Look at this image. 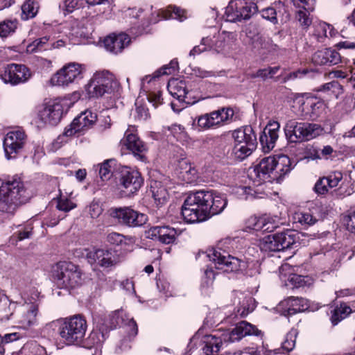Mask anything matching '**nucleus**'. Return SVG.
<instances>
[{
	"instance_id": "obj_52",
	"label": "nucleus",
	"mask_w": 355,
	"mask_h": 355,
	"mask_svg": "<svg viewBox=\"0 0 355 355\" xmlns=\"http://www.w3.org/2000/svg\"><path fill=\"white\" fill-rule=\"evenodd\" d=\"M113 162L112 159L106 160L101 164L97 166L98 173L102 181L109 180L112 176L111 166L110 163Z\"/></svg>"
},
{
	"instance_id": "obj_61",
	"label": "nucleus",
	"mask_w": 355,
	"mask_h": 355,
	"mask_svg": "<svg viewBox=\"0 0 355 355\" xmlns=\"http://www.w3.org/2000/svg\"><path fill=\"white\" fill-rule=\"evenodd\" d=\"M327 57L328 60L327 64L329 65L337 64L341 61L340 53L334 49H327Z\"/></svg>"
},
{
	"instance_id": "obj_29",
	"label": "nucleus",
	"mask_w": 355,
	"mask_h": 355,
	"mask_svg": "<svg viewBox=\"0 0 355 355\" xmlns=\"http://www.w3.org/2000/svg\"><path fill=\"white\" fill-rule=\"evenodd\" d=\"M212 36L202 38V44L208 47V50H213L217 53L222 51L225 46L226 33L225 32L217 33L216 29Z\"/></svg>"
},
{
	"instance_id": "obj_4",
	"label": "nucleus",
	"mask_w": 355,
	"mask_h": 355,
	"mask_svg": "<svg viewBox=\"0 0 355 355\" xmlns=\"http://www.w3.org/2000/svg\"><path fill=\"white\" fill-rule=\"evenodd\" d=\"M232 241L225 239L218 242L216 248L207 251V257L214 266L225 272H238L246 268L245 261L230 254V245Z\"/></svg>"
},
{
	"instance_id": "obj_22",
	"label": "nucleus",
	"mask_w": 355,
	"mask_h": 355,
	"mask_svg": "<svg viewBox=\"0 0 355 355\" xmlns=\"http://www.w3.org/2000/svg\"><path fill=\"white\" fill-rule=\"evenodd\" d=\"M0 77L5 83L15 85L25 83L31 77V73L28 68L23 64H10L5 67Z\"/></svg>"
},
{
	"instance_id": "obj_42",
	"label": "nucleus",
	"mask_w": 355,
	"mask_h": 355,
	"mask_svg": "<svg viewBox=\"0 0 355 355\" xmlns=\"http://www.w3.org/2000/svg\"><path fill=\"white\" fill-rule=\"evenodd\" d=\"M232 193L241 199L250 200L256 198L254 193H253V189L250 187H235L232 189Z\"/></svg>"
},
{
	"instance_id": "obj_6",
	"label": "nucleus",
	"mask_w": 355,
	"mask_h": 355,
	"mask_svg": "<svg viewBox=\"0 0 355 355\" xmlns=\"http://www.w3.org/2000/svg\"><path fill=\"white\" fill-rule=\"evenodd\" d=\"M52 277L60 288L75 289L80 286L83 279L78 267L67 261H60L52 268Z\"/></svg>"
},
{
	"instance_id": "obj_3",
	"label": "nucleus",
	"mask_w": 355,
	"mask_h": 355,
	"mask_svg": "<svg viewBox=\"0 0 355 355\" xmlns=\"http://www.w3.org/2000/svg\"><path fill=\"white\" fill-rule=\"evenodd\" d=\"M291 168L290 158L279 155L263 158L254 167V172L259 182H279Z\"/></svg>"
},
{
	"instance_id": "obj_46",
	"label": "nucleus",
	"mask_w": 355,
	"mask_h": 355,
	"mask_svg": "<svg viewBox=\"0 0 355 355\" xmlns=\"http://www.w3.org/2000/svg\"><path fill=\"white\" fill-rule=\"evenodd\" d=\"M333 27L325 23L322 22L318 24L315 29V35L318 41L322 42L323 37L332 36Z\"/></svg>"
},
{
	"instance_id": "obj_35",
	"label": "nucleus",
	"mask_w": 355,
	"mask_h": 355,
	"mask_svg": "<svg viewBox=\"0 0 355 355\" xmlns=\"http://www.w3.org/2000/svg\"><path fill=\"white\" fill-rule=\"evenodd\" d=\"M352 312V309L346 304H340L331 311V322L336 325L342 320L347 318Z\"/></svg>"
},
{
	"instance_id": "obj_25",
	"label": "nucleus",
	"mask_w": 355,
	"mask_h": 355,
	"mask_svg": "<svg viewBox=\"0 0 355 355\" xmlns=\"http://www.w3.org/2000/svg\"><path fill=\"white\" fill-rule=\"evenodd\" d=\"M279 128L280 124L279 122L270 121L261 134L259 141L264 152H269L275 147L279 137Z\"/></svg>"
},
{
	"instance_id": "obj_57",
	"label": "nucleus",
	"mask_w": 355,
	"mask_h": 355,
	"mask_svg": "<svg viewBox=\"0 0 355 355\" xmlns=\"http://www.w3.org/2000/svg\"><path fill=\"white\" fill-rule=\"evenodd\" d=\"M327 182H328L329 187L334 188L338 186V183L343 179V174L340 171H334L328 176L324 177Z\"/></svg>"
},
{
	"instance_id": "obj_54",
	"label": "nucleus",
	"mask_w": 355,
	"mask_h": 355,
	"mask_svg": "<svg viewBox=\"0 0 355 355\" xmlns=\"http://www.w3.org/2000/svg\"><path fill=\"white\" fill-rule=\"evenodd\" d=\"M296 19L299 21L300 26L304 29H307L312 24L310 14L305 11L299 10L297 12Z\"/></svg>"
},
{
	"instance_id": "obj_7",
	"label": "nucleus",
	"mask_w": 355,
	"mask_h": 355,
	"mask_svg": "<svg viewBox=\"0 0 355 355\" xmlns=\"http://www.w3.org/2000/svg\"><path fill=\"white\" fill-rule=\"evenodd\" d=\"M120 84L115 76L108 71L96 72L85 85V92L89 98H98L105 94L117 92Z\"/></svg>"
},
{
	"instance_id": "obj_9",
	"label": "nucleus",
	"mask_w": 355,
	"mask_h": 355,
	"mask_svg": "<svg viewBox=\"0 0 355 355\" xmlns=\"http://www.w3.org/2000/svg\"><path fill=\"white\" fill-rule=\"evenodd\" d=\"M286 139L290 143H298L309 141L320 135L323 128L318 124L297 122L288 120L284 128Z\"/></svg>"
},
{
	"instance_id": "obj_53",
	"label": "nucleus",
	"mask_w": 355,
	"mask_h": 355,
	"mask_svg": "<svg viewBox=\"0 0 355 355\" xmlns=\"http://www.w3.org/2000/svg\"><path fill=\"white\" fill-rule=\"evenodd\" d=\"M254 299L251 297H245L242 307L238 308L237 314L241 317H245L249 313L252 312L254 309Z\"/></svg>"
},
{
	"instance_id": "obj_2",
	"label": "nucleus",
	"mask_w": 355,
	"mask_h": 355,
	"mask_svg": "<svg viewBox=\"0 0 355 355\" xmlns=\"http://www.w3.org/2000/svg\"><path fill=\"white\" fill-rule=\"evenodd\" d=\"M261 331L255 326L246 321H241L236 324V327L230 334H220L218 331H214L213 334L205 335L202 339V355H214L217 353L223 344V341L228 340L235 342L241 340L246 336H260Z\"/></svg>"
},
{
	"instance_id": "obj_21",
	"label": "nucleus",
	"mask_w": 355,
	"mask_h": 355,
	"mask_svg": "<svg viewBox=\"0 0 355 355\" xmlns=\"http://www.w3.org/2000/svg\"><path fill=\"white\" fill-rule=\"evenodd\" d=\"M143 184L141 174L135 170L124 167L121 171L119 185L123 189L126 195L137 192Z\"/></svg>"
},
{
	"instance_id": "obj_63",
	"label": "nucleus",
	"mask_w": 355,
	"mask_h": 355,
	"mask_svg": "<svg viewBox=\"0 0 355 355\" xmlns=\"http://www.w3.org/2000/svg\"><path fill=\"white\" fill-rule=\"evenodd\" d=\"M103 211V209L98 202L93 201L89 206L88 212L92 218H98Z\"/></svg>"
},
{
	"instance_id": "obj_8",
	"label": "nucleus",
	"mask_w": 355,
	"mask_h": 355,
	"mask_svg": "<svg viewBox=\"0 0 355 355\" xmlns=\"http://www.w3.org/2000/svg\"><path fill=\"white\" fill-rule=\"evenodd\" d=\"M234 146L232 156L236 160L242 161L250 156L257 146V138L252 128L250 125L235 130L232 132Z\"/></svg>"
},
{
	"instance_id": "obj_20",
	"label": "nucleus",
	"mask_w": 355,
	"mask_h": 355,
	"mask_svg": "<svg viewBox=\"0 0 355 355\" xmlns=\"http://www.w3.org/2000/svg\"><path fill=\"white\" fill-rule=\"evenodd\" d=\"M26 142V135L21 130L7 133L3 140V148L8 159L15 158L22 150Z\"/></svg>"
},
{
	"instance_id": "obj_23",
	"label": "nucleus",
	"mask_w": 355,
	"mask_h": 355,
	"mask_svg": "<svg viewBox=\"0 0 355 355\" xmlns=\"http://www.w3.org/2000/svg\"><path fill=\"white\" fill-rule=\"evenodd\" d=\"M167 89L170 94L178 99L180 103L193 105L198 101V99L193 100L192 93L187 89L186 83L184 80H170L168 83Z\"/></svg>"
},
{
	"instance_id": "obj_13",
	"label": "nucleus",
	"mask_w": 355,
	"mask_h": 355,
	"mask_svg": "<svg viewBox=\"0 0 355 355\" xmlns=\"http://www.w3.org/2000/svg\"><path fill=\"white\" fill-rule=\"evenodd\" d=\"M67 108L66 99L57 98L49 101L39 110L37 123L42 125H56L62 118L64 110Z\"/></svg>"
},
{
	"instance_id": "obj_60",
	"label": "nucleus",
	"mask_w": 355,
	"mask_h": 355,
	"mask_svg": "<svg viewBox=\"0 0 355 355\" xmlns=\"http://www.w3.org/2000/svg\"><path fill=\"white\" fill-rule=\"evenodd\" d=\"M293 5L297 8H302L307 12L314 9L315 0H292Z\"/></svg>"
},
{
	"instance_id": "obj_24",
	"label": "nucleus",
	"mask_w": 355,
	"mask_h": 355,
	"mask_svg": "<svg viewBox=\"0 0 355 355\" xmlns=\"http://www.w3.org/2000/svg\"><path fill=\"white\" fill-rule=\"evenodd\" d=\"M145 236L164 244H171L175 240L176 230L169 226H154L145 232Z\"/></svg>"
},
{
	"instance_id": "obj_19",
	"label": "nucleus",
	"mask_w": 355,
	"mask_h": 355,
	"mask_svg": "<svg viewBox=\"0 0 355 355\" xmlns=\"http://www.w3.org/2000/svg\"><path fill=\"white\" fill-rule=\"evenodd\" d=\"M85 251L86 257L91 264L96 263L104 268L114 267L121 261L116 252L111 249H94Z\"/></svg>"
},
{
	"instance_id": "obj_49",
	"label": "nucleus",
	"mask_w": 355,
	"mask_h": 355,
	"mask_svg": "<svg viewBox=\"0 0 355 355\" xmlns=\"http://www.w3.org/2000/svg\"><path fill=\"white\" fill-rule=\"evenodd\" d=\"M175 170L180 175H182L184 171L189 170L192 165L183 152H181L180 157L175 159Z\"/></svg>"
},
{
	"instance_id": "obj_43",
	"label": "nucleus",
	"mask_w": 355,
	"mask_h": 355,
	"mask_svg": "<svg viewBox=\"0 0 355 355\" xmlns=\"http://www.w3.org/2000/svg\"><path fill=\"white\" fill-rule=\"evenodd\" d=\"M17 20H4L0 22V37H7L15 31L17 28Z\"/></svg>"
},
{
	"instance_id": "obj_40",
	"label": "nucleus",
	"mask_w": 355,
	"mask_h": 355,
	"mask_svg": "<svg viewBox=\"0 0 355 355\" xmlns=\"http://www.w3.org/2000/svg\"><path fill=\"white\" fill-rule=\"evenodd\" d=\"M106 241L115 245H128L132 241V238L130 236H125L117 232H110L107 234Z\"/></svg>"
},
{
	"instance_id": "obj_1",
	"label": "nucleus",
	"mask_w": 355,
	"mask_h": 355,
	"mask_svg": "<svg viewBox=\"0 0 355 355\" xmlns=\"http://www.w3.org/2000/svg\"><path fill=\"white\" fill-rule=\"evenodd\" d=\"M227 205L224 195L212 190H200L190 193L185 199L182 215L187 223L202 222L220 214Z\"/></svg>"
},
{
	"instance_id": "obj_26",
	"label": "nucleus",
	"mask_w": 355,
	"mask_h": 355,
	"mask_svg": "<svg viewBox=\"0 0 355 355\" xmlns=\"http://www.w3.org/2000/svg\"><path fill=\"white\" fill-rule=\"evenodd\" d=\"M130 42V37L123 33L112 34L105 38L103 44L105 48L110 52L117 54Z\"/></svg>"
},
{
	"instance_id": "obj_39",
	"label": "nucleus",
	"mask_w": 355,
	"mask_h": 355,
	"mask_svg": "<svg viewBox=\"0 0 355 355\" xmlns=\"http://www.w3.org/2000/svg\"><path fill=\"white\" fill-rule=\"evenodd\" d=\"M37 3L33 1L28 0L21 6V19L28 20L33 18L37 13Z\"/></svg>"
},
{
	"instance_id": "obj_37",
	"label": "nucleus",
	"mask_w": 355,
	"mask_h": 355,
	"mask_svg": "<svg viewBox=\"0 0 355 355\" xmlns=\"http://www.w3.org/2000/svg\"><path fill=\"white\" fill-rule=\"evenodd\" d=\"M275 11L277 13V24L279 21L282 24L286 23L291 17L290 12L288 7L282 1L273 3Z\"/></svg>"
},
{
	"instance_id": "obj_27",
	"label": "nucleus",
	"mask_w": 355,
	"mask_h": 355,
	"mask_svg": "<svg viewBox=\"0 0 355 355\" xmlns=\"http://www.w3.org/2000/svg\"><path fill=\"white\" fill-rule=\"evenodd\" d=\"M122 142L141 161L144 159V153L146 148L144 142L137 135L130 132V130H127L125 133V139Z\"/></svg>"
},
{
	"instance_id": "obj_34",
	"label": "nucleus",
	"mask_w": 355,
	"mask_h": 355,
	"mask_svg": "<svg viewBox=\"0 0 355 355\" xmlns=\"http://www.w3.org/2000/svg\"><path fill=\"white\" fill-rule=\"evenodd\" d=\"M130 331L128 333V337H125L116 347V352L118 354L128 351L130 348V343L132 337L137 334V326L135 321L132 320L130 323Z\"/></svg>"
},
{
	"instance_id": "obj_33",
	"label": "nucleus",
	"mask_w": 355,
	"mask_h": 355,
	"mask_svg": "<svg viewBox=\"0 0 355 355\" xmlns=\"http://www.w3.org/2000/svg\"><path fill=\"white\" fill-rule=\"evenodd\" d=\"M322 106V103L316 101L313 98H307L302 104V116L304 118H312L318 116V110Z\"/></svg>"
},
{
	"instance_id": "obj_41",
	"label": "nucleus",
	"mask_w": 355,
	"mask_h": 355,
	"mask_svg": "<svg viewBox=\"0 0 355 355\" xmlns=\"http://www.w3.org/2000/svg\"><path fill=\"white\" fill-rule=\"evenodd\" d=\"M289 282L295 288L309 286L313 284V279L309 276H303L297 274L290 275Z\"/></svg>"
},
{
	"instance_id": "obj_59",
	"label": "nucleus",
	"mask_w": 355,
	"mask_h": 355,
	"mask_svg": "<svg viewBox=\"0 0 355 355\" xmlns=\"http://www.w3.org/2000/svg\"><path fill=\"white\" fill-rule=\"evenodd\" d=\"M181 177L187 183H193L198 178L197 170L191 165V168L184 171Z\"/></svg>"
},
{
	"instance_id": "obj_50",
	"label": "nucleus",
	"mask_w": 355,
	"mask_h": 355,
	"mask_svg": "<svg viewBox=\"0 0 355 355\" xmlns=\"http://www.w3.org/2000/svg\"><path fill=\"white\" fill-rule=\"evenodd\" d=\"M76 207V204L71 202L67 197L64 196L60 193V196L58 198L56 207L60 211L68 212Z\"/></svg>"
},
{
	"instance_id": "obj_56",
	"label": "nucleus",
	"mask_w": 355,
	"mask_h": 355,
	"mask_svg": "<svg viewBox=\"0 0 355 355\" xmlns=\"http://www.w3.org/2000/svg\"><path fill=\"white\" fill-rule=\"evenodd\" d=\"M312 61L318 65L327 64V49L316 51L313 55Z\"/></svg>"
},
{
	"instance_id": "obj_36",
	"label": "nucleus",
	"mask_w": 355,
	"mask_h": 355,
	"mask_svg": "<svg viewBox=\"0 0 355 355\" xmlns=\"http://www.w3.org/2000/svg\"><path fill=\"white\" fill-rule=\"evenodd\" d=\"M49 37H43L35 40L29 44L26 47V52L28 53H35L42 51L49 50Z\"/></svg>"
},
{
	"instance_id": "obj_16",
	"label": "nucleus",
	"mask_w": 355,
	"mask_h": 355,
	"mask_svg": "<svg viewBox=\"0 0 355 355\" xmlns=\"http://www.w3.org/2000/svg\"><path fill=\"white\" fill-rule=\"evenodd\" d=\"M110 216L119 224L130 227L141 226L148 220L146 214L138 212L128 207L111 209Z\"/></svg>"
},
{
	"instance_id": "obj_64",
	"label": "nucleus",
	"mask_w": 355,
	"mask_h": 355,
	"mask_svg": "<svg viewBox=\"0 0 355 355\" xmlns=\"http://www.w3.org/2000/svg\"><path fill=\"white\" fill-rule=\"evenodd\" d=\"M345 221L347 230L352 233H355V211L350 213Z\"/></svg>"
},
{
	"instance_id": "obj_55",
	"label": "nucleus",
	"mask_w": 355,
	"mask_h": 355,
	"mask_svg": "<svg viewBox=\"0 0 355 355\" xmlns=\"http://www.w3.org/2000/svg\"><path fill=\"white\" fill-rule=\"evenodd\" d=\"M166 128L177 140H182L185 138L186 132L182 125L173 124L171 126H168Z\"/></svg>"
},
{
	"instance_id": "obj_48",
	"label": "nucleus",
	"mask_w": 355,
	"mask_h": 355,
	"mask_svg": "<svg viewBox=\"0 0 355 355\" xmlns=\"http://www.w3.org/2000/svg\"><path fill=\"white\" fill-rule=\"evenodd\" d=\"M279 70V67H268L259 69L256 73H252L250 77L252 78H261L263 80L271 78Z\"/></svg>"
},
{
	"instance_id": "obj_45",
	"label": "nucleus",
	"mask_w": 355,
	"mask_h": 355,
	"mask_svg": "<svg viewBox=\"0 0 355 355\" xmlns=\"http://www.w3.org/2000/svg\"><path fill=\"white\" fill-rule=\"evenodd\" d=\"M319 91L329 92L330 94L338 98L343 93V87L338 81L333 80L322 85Z\"/></svg>"
},
{
	"instance_id": "obj_32",
	"label": "nucleus",
	"mask_w": 355,
	"mask_h": 355,
	"mask_svg": "<svg viewBox=\"0 0 355 355\" xmlns=\"http://www.w3.org/2000/svg\"><path fill=\"white\" fill-rule=\"evenodd\" d=\"M150 189L153 198L157 205L164 204L168 198V193L166 189L159 182L155 181L151 184Z\"/></svg>"
},
{
	"instance_id": "obj_62",
	"label": "nucleus",
	"mask_w": 355,
	"mask_h": 355,
	"mask_svg": "<svg viewBox=\"0 0 355 355\" xmlns=\"http://www.w3.org/2000/svg\"><path fill=\"white\" fill-rule=\"evenodd\" d=\"M329 188L328 182H327L324 177L318 180L314 187L315 192L321 195L327 193Z\"/></svg>"
},
{
	"instance_id": "obj_44",
	"label": "nucleus",
	"mask_w": 355,
	"mask_h": 355,
	"mask_svg": "<svg viewBox=\"0 0 355 355\" xmlns=\"http://www.w3.org/2000/svg\"><path fill=\"white\" fill-rule=\"evenodd\" d=\"M164 17L178 19L180 21H182L187 18L185 10L176 6H169L166 10Z\"/></svg>"
},
{
	"instance_id": "obj_11",
	"label": "nucleus",
	"mask_w": 355,
	"mask_h": 355,
	"mask_svg": "<svg viewBox=\"0 0 355 355\" xmlns=\"http://www.w3.org/2000/svg\"><path fill=\"white\" fill-rule=\"evenodd\" d=\"M87 322L80 315L66 319L60 327V336L67 345H79L85 336Z\"/></svg>"
},
{
	"instance_id": "obj_14",
	"label": "nucleus",
	"mask_w": 355,
	"mask_h": 355,
	"mask_svg": "<svg viewBox=\"0 0 355 355\" xmlns=\"http://www.w3.org/2000/svg\"><path fill=\"white\" fill-rule=\"evenodd\" d=\"M97 115L90 110H86L82 112L76 117L70 125L69 128H67L64 133L59 136L57 142H67V139L75 134H83L96 123Z\"/></svg>"
},
{
	"instance_id": "obj_12",
	"label": "nucleus",
	"mask_w": 355,
	"mask_h": 355,
	"mask_svg": "<svg viewBox=\"0 0 355 355\" xmlns=\"http://www.w3.org/2000/svg\"><path fill=\"white\" fill-rule=\"evenodd\" d=\"M257 10L252 0H231L225 8L226 20L237 22L248 20Z\"/></svg>"
},
{
	"instance_id": "obj_31",
	"label": "nucleus",
	"mask_w": 355,
	"mask_h": 355,
	"mask_svg": "<svg viewBox=\"0 0 355 355\" xmlns=\"http://www.w3.org/2000/svg\"><path fill=\"white\" fill-rule=\"evenodd\" d=\"M275 218L270 217L267 215H264L262 216H251V221H257L256 227H254V230L256 231H263V232H272L274 229L276 228L277 225H275Z\"/></svg>"
},
{
	"instance_id": "obj_30",
	"label": "nucleus",
	"mask_w": 355,
	"mask_h": 355,
	"mask_svg": "<svg viewBox=\"0 0 355 355\" xmlns=\"http://www.w3.org/2000/svg\"><path fill=\"white\" fill-rule=\"evenodd\" d=\"M17 303L10 302L6 297L0 298V322L14 320Z\"/></svg>"
},
{
	"instance_id": "obj_17",
	"label": "nucleus",
	"mask_w": 355,
	"mask_h": 355,
	"mask_svg": "<svg viewBox=\"0 0 355 355\" xmlns=\"http://www.w3.org/2000/svg\"><path fill=\"white\" fill-rule=\"evenodd\" d=\"M84 67L76 62H71L63 66L51 78V83L56 86H68L83 78Z\"/></svg>"
},
{
	"instance_id": "obj_10",
	"label": "nucleus",
	"mask_w": 355,
	"mask_h": 355,
	"mask_svg": "<svg viewBox=\"0 0 355 355\" xmlns=\"http://www.w3.org/2000/svg\"><path fill=\"white\" fill-rule=\"evenodd\" d=\"M299 239L297 233L293 230H286L270 234L260 240L259 247L265 252H279L293 248Z\"/></svg>"
},
{
	"instance_id": "obj_47",
	"label": "nucleus",
	"mask_w": 355,
	"mask_h": 355,
	"mask_svg": "<svg viewBox=\"0 0 355 355\" xmlns=\"http://www.w3.org/2000/svg\"><path fill=\"white\" fill-rule=\"evenodd\" d=\"M294 219L301 225L306 226L313 225L317 221L316 218L308 211L295 213Z\"/></svg>"
},
{
	"instance_id": "obj_18",
	"label": "nucleus",
	"mask_w": 355,
	"mask_h": 355,
	"mask_svg": "<svg viewBox=\"0 0 355 355\" xmlns=\"http://www.w3.org/2000/svg\"><path fill=\"white\" fill-rule=\"evenodd\" d=\"M38 306L33 303L17 304L13 322L19 328L27 329L37 324Z\"/></svg>"
},
{
	"instance_id": "obj_58",
	"label": "nucleus",
	"mask_w": 355,
	"mask_h": 355,
	"mask_svg": "<svg viewBox=\"0 0 355 355\" xmlns=\"http://www.w3.org/2000/svg\"><path fill=\"white\" fill-rule=\"evenodd\" d=\"M261 16L274 24H277V13L275 11L274 4H272L271 7L263 9L261 11Z\"/></svg>"
},
{
	"instance_id": "obj_38",
	"label": "nucleus",
	"mask_w": 355,
	"mask_h": 355,
	"mask_svg": "<svg viewBox=\"0 0 355 355\" xmlns=\"http://www.w3.org/2000/svg\"><path fill=\"white\" fill-rule=\"evenodd\" d=\"M178 67V62L172 60L168 65H165L162 67L160 69L157 70L155 72L154 76L152 78H149L146 76V78L142 79L141 84L144 86L146 82L150 83L153 79L159 77L163 75H168L173 73L176 68Z\"/></svg>"
},
{
	"instance_id": "obj_5",
	"label": "nucleus",
	"mask_w": 355,
	"mask_h": 355,
	"mask_svg": "<svg viewBox=\"0 0 355 355\" xmlns=\"http://www.w3.org/2000/svg\"><path fill=\"white\" fill-rule=\"evenodd\" d=\"M26 192L23 183L19 179L2 182L0 186V211L14 212L19 204L27 200Z\"/></svg>"
},
{
	"instance_id": "obj_28",
	"label": "nucleus",
	"mask_w": 355,
	"mask_h": 355,
	"mask_svg": "<svg viewBox=\"0 0 355 355\" xmlns=\"http://www.w3.org/2000/svg\"><path fill=\"white\" fill-rule=\"evenodd\" d=\"M283 304H286L288 306L284 312V314L286 316L304 311L309 308L307 300L302 297H290Z\"/></svg>"
},
{
	"instance_id": "obj_15",
	"label": "nucleus",
	"mask_w": 355,
	"mask_h": 355,
	"mask_svg": "<svg viewBox=\"0 0 355 355\" xmlns=\"http://www.w3.org/2000/svg\"><path fill=\"white\" fill-rule=\"evenodd\" d=\"M234 110L230 107H222L207 113L198 118V125L201 129L207 130L229 123L234 119Z\"/></svg>"
},
{
	"instance_id": "obj_51",
	"label": "nucleus",
	"mask_w": 355,
	"mask_h": 355,
	"mask_svg": "<svg viewBox=\"0 0 355 355\" xmlns=\"http://www.w3.org/2000/svg\"><path fill=\"white\" fill-rule=\"evenodd\" d=\"M297 331L295 329L291 330L286 336L284 341L282 343V348L286 352L292 351L295 346V340Z\"/></svg>"
}]
</instances>
